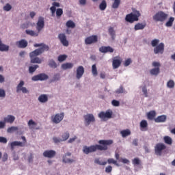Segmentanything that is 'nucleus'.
Listing matches in <instances>:
<instances>
[{"label": "nucleus", "instance_id": "15", "mask_svg": "<svg viewBox=\"0 0 175 175\" xmlns=\"http://www.w3.org/2000/svg\"><path fill=\"white\" fill-rule=\"evenodd\" d=\"M42 28H44V18H43V16H40L38 18L36 26V29L38 32H40Z\"/></svg>", "mask_w": 175, "mask_h": 175}, {"label": "nucleus", "instance_id": "53", "mask_svg": "<svg viewBox=\"0 0 175 175\" xmlns=\"http://www.w3.org/2000/svg\"><path fill=\"white\" fill-rule=\"evenodd\" d=\"M131 63H132V60L131 59V58H129L126 60H125V62L124 63V66H129Z\"/></svg>", "mask_w": 175, "mask_h": 175}, {"label": "nucleus", "instance_id": "43", "mask_svg": "<svg viewBox=\"0 0 175 175\" xmlns=\"http://www.w3.org/2000/svg\"><path fill=\"white\" fill-rule=\"evenodd\" d=\"M16 131H18V127L17 126H11L8 129L7 132L8 133H13V132H16Z\"/></svg>", "mask_w": 175, "mask_h": 175}, {"label": "nucleus", "instance_id": "22", "mask_svg": "<svg viewBox=\"0 0 175 175\" xmlns=\"http://www.w3.org/2000/svg\"><path fill=\"white\" fill-rule=\"evenodd\" d=\"M14 120H16V117H14L12 115H8L7 116V117L4 118L3 120L4 122L6 124H13V122H14Z\"/></svg>", "mask_w": 175, "mask_h": 175}, {"label": "nucleus", "instance_id": "9", "mask_svg": "<svg viewBox=\"0 0 175 175\" xmlns=\"http://www.w3.org/2000/svg\"><path fill=\"white\" fill-rule=\"evenodd\" d=\"M85 126H88L92 122H95V116L92 113H88L83 116Z\"/></svg>", "mask_w": 175, "mask_h": 175}, {"label": "nucleus", "instance_id": "37", "mask_svg": "<svg viewBox=\"0 0 175 175\" xmlns=\"http://www.w3.org/2000/svg\"><path fill=\"white\" fill-rule=\"evenodd\" d=\"M121 3V0H114L113 3L112 4L113 9H118V6H120Z\"/></svg>", "mask_w": 175, "mask_h": 175}, {"label": "nucleus", "instance_id": "60", "mask_svg": "<svg viewBox=\"0 0 175 175\" xmlns=\"http://www.w3.org/2000/svg\"><path fill=\"white\" fill-rule=\"evenodd\" d=\"M54 143H61V142H63L61 138H58L57 137H54L53 139Z\"/></svg>", "mask_w": 175, "mask_h": 175}, {"label": "nucleus", "instance_id": "4", "mask_svg": "<svg viewBox=\"0 0 175 175\" xmlns=\"http://www.w3.org/2000/svg\"><path fill=\"white\" fill-rule=\"evenodd\" d=\"M167 14L163 11H159L153 16V20L157 23H163V21H166L167 19Z\"/></svg>", "mask_w": 175, "mask_h": 175}, {"label": "nucleus", "instance_id": "25", "mask_svg": "<svg viewBox=\"0 0 175 175\" xmlns=\"http://www.w3.org/2000/svg\"><path fill=\"white\" fill-rule=\"evenodd\" d=\"M147 25L146 23H137L135 27H134V29L135 31H139L140 29H144V28H146V26Z\"/></svg>", "mask_w": 175, "mask_h": 175}, {"label": "nucleus", "instance_id": "29", "mask_svg": "<svg viewBox=\"0 0 175 175\" xmlns=\"http://www.w3.org/2000/svg\"><path fill=\"white\" fill-rule=\"evenodd\" d=\"M120 134L122 135V137H126L128 136H131V130L126 129L120 131Z\"/></svg>", "mask_w": 175, "mask_h": 175}, {"label": "nucleus", "instance_id": "40", "mask_svg": "<svg viewBox=\"0 0 175 175\" xmlns=\"http://www.w3.org/2000/svg\"><path fill=\"white\" fill-rule=\"evenodd\" d=\"M100 10H105L107 8V3L106 1L103 0L99 5Z\"/></svg>", "mask_w": 175, "mask_h": 175}, {"label": "nucleus", "instance_id": "35", "mask_svg": "<svg viewBox=\"0 0 175 175\" xmlns=\"http://www.w3.org/2000/svg\"><path fill=\"white\" fill-rule=\"evenodd\" d=\"M92 73L94 77L98 76V69L96 68V64H93L92 66Z\"/></svg>", "mask_w": 175, "mask_h": 175}, {"label": "nucleus", "instance_id": "36", "mask_svg": "<svg viewBox=\"0 0 175 175\" xmlns=\"http://www.w3.org/2000/svg\"><path fill=\"white\" fill-rule=\"evenodd\" d=\"M27 124H28V126L29 127L30 129H35V126H36V125H38V124H36V122H35L32 120H30Z\"/></svg>", "mask_w": 175, "mask_h": 175}, {"label": "nucleus", "instance_id": "45", "mask_svg": "<svg viewBox=\"0 0 175 175\" xmlns=\"http://www.w3.org/2000/svg\"><path fill=\"white\" fill-rule=\"evenodd\" d=\"M174 22V18L170 17L169 21L165 23L167 27H172L173 25V23Z\"/></svg>", "mask_w": 175, "mask_h": 175}, {"label": "nucleus", "instance_id": "27", "mask_svg": "<svg viewBox=\"0 0 175 175\" xmlns=\"http://www.w3.org/2000/svg\"><path fill=\"white\" fill-rule=\"evenodd\" d=\"M147 126H148V123H147V120H142L140 122L141 131H147Z\"/></svg>", "mask_w": 175, "mask_h": 175}, {"label": "nucleus", "instance_id": "12", "mask_svg": "<svg viewBox=\"0 0 175 175\" xmlns=\"http://www.w3.org/2000/svg\"><path fill=\"white\" fill-rule=\"evenodd\" d=\"M24 81H21L19 84L16 87V92H20L21 91L23 94H29V91L27 88L24 87Z\"/></svg>", "mask_w": 175, "mask_h": 175}, {"label": "nucleus", "instance_id": "30", "mask_svg": "<svg viewBox=\"0 0 175 175\" xmlns=\"http://www.w3.org/2000/svg\"><path fill=\"white\" fill-rule=\"evenodd\" d=\"M163 140L165 144H168L169 146H172V144H173V139H172V137L169 136H165L163 137Z\"/></svg>", "mask_w": 175, "mask_h": 175}, {"label": "nucleus", "instance_id": "2", "mask_svg": "<svg viewBox=\"0 0 175 175\" xmlns=\"http://www.w3.org/2000/svg\"><path fill=\"white\" fill-rule=\"evenodd\" d=\"M34 47H40L34 50L33 51L29 53V57L31 59V64H42V59L38 57V55H40V54H43L44 51H49L50 50V47L45 44H35Z\"/></svg>", "mask_w": 175, "mask_h": 175}, {"label": "nucleus", "instance_id": "31", "mask_svg": "<svg viewBox=\"0 0 175 175\" xmlns=\"http://www.w3.org/2000/svg\"><path fill=\"white\" fill-rule=\"evenodd\" d=\"M108 32L111 37V39L114 40L116 39V31L113 27H109L108 29Z\"/></svg>", "mask_w": 175, "mask_h": 175}, {"label": "nucleus", "instance_id": "39", "mask_svg": "<svg viewBox=\"0 0 175 175\" xmlns=\"http://www.w3.org/2000/svg\"><path fill=\"white\" fill-rule=\"evenodd\" d=\"M0 51H9V46L5 45L1 42L0 44Z\"/></svg>", "mask_w": 175, "mask_h": 175}, {"label": "nucleus", "instance_id": "50", "mask_svg": "<svg viewBox=\"0 0 175 175\" xmlns=\"http://www.w3.org/2000/svg\"><path fill=\"white\" fill-rule=\"evenodd\" d=\"M3 10L5 12H10V10H12V5L9 3H7L4 7H3Z\"/></svg>", "mask_w": 175, "mask_h": 175}, {"label": "nucleus", "instance_id": "3", "mask_svg": "<svg viewBox=\"0 0 175 175\" xmlns=\"http://www.w3.org/2000/svg\"><path fill=\"white\" fill-rule=\"evenodd\" d=\"M140 16H142L140 12L135 10L133 11V12L126 15L125 20L127 23L133 24V23H135V21H139V17H140Z\"/></svg>", "mask_w": 175, "mask_h": 175}, {"label": "nucleus", "instance_id": "38", "mask_svg": "<svg viewBox=\"0 0 175 175\" xmlns=\"http://www.w3.org/2000/svg\"><path fill=\"white\" fill-rule=\"evenodd\" d=\"M94 163H97V165H100V166H105V165L107 164V161L101 162V161L98 158H96L94 160Z\"/></svg>", "mask_w": 175, "mask_h": 175}, {"label": "nucleus", "instance_id": "52", "mask_svg": "<svg viewBox=\"0 0 175 175\" xmlns=\"http://www.w3.org/2000/svg\"><path fill=\"white\" fill-rule=\"evenodd\" d=\"M108 163H113V165H116V166H119L118 163H117V161L114 160V159H108L107 160Z\"/></svg>", "mask_w": 175, "mask_h": 175}, {"label": "nucleus", "instance_id": "34", "mask_svg": "<svg viewBox=\"0 0 175 175\" xmlns=\"http://www.w3.org/2000/svg\"><path fill=\"white\" fill-rule=\"evenodd\" d=\"M67 28H76V24L72 21H68L66 23Z\"/></svg>", "mask_w": 175, "mask_h": 175}, {"label": "nucleus", "instance_id": "14", "mask_svg": "<svg viewBox=\"0 0 175 175\" xmlns=\"http://www.w3.org/2000/svg\"><path fill=\"white\" fill-rule=\"evenodd\" d=\"M98 42V36H90L85 38V44H92L94 43H96Z\"/></svg>", "mask_w": 175, "mask_h": 175}, {"label": "nucleus", "instance_id": "5", "mask_svg": "<svg viewBox=\"0 0 175 175\" xmlns=\"http://www.w3.org/2000/svg\"><path fill=\"white\" fill-rule=\"evenodd\" d=\"M113 116V111L109 109L105 111H101L98 113V117L103 121H107V120L111 118Z\"/></svg>", "mask_w": 175, "mask_h": 175}, {"label": "nucleus", "instance_id": "28", "mask_svg": "<svg viewBox=\"0 0 175 175\" xmlns=\"http://www.w3.org/2000/svg\"><path fill=\"white\" fill-rule=\"evenodd\" d=\"M72 68H73L72 63H66L62 65V69H64V70H66V69H72Z\"/></svg>", "mask_w": 175, "mask_h": 175}, {"label": "nucleus", "instance_id": "1", "mask_svg": "<svg viewBox=\"0 0 175 175\" xmlns=\"http://www.w3.org/2000/svg\"><path fill=\"white\" fill-rule=\"evenodd\" d=\"M113 142L112 139H101L98 141L100 145L96 144L90 146H83V152L88 155L91 152H95L96 151H106L109 150L108 146H111Z\"/></svg>", "mask_w": 175, "mask_h": 175}, {"label": "nucleus", "instance_id": "63", "mask_svg": "<svg viewBox=\"0 0 175 175\" xmlns=\"http://www.w3.org/2000/svg\"><path fill=\"white\" fill-rule=\"evenodd\" d=\"M59 74H55L53 77V81H58L59 80Z\"/></svg>", "mask_w": 175, "mask_h": 175}, {"label": "nucleus", "instance_id": "42", "mask_svg": "<svg viewBox=\"0 0 175 175\" xmlns=\"http://www.w3.org/2000/svg\"><path fill=\"white\" fill-rule=\"evenodd\" d=\"M49 66H50V68H53V69H55V68H57V63L53 60V59H51L49 62Z\"/></svg>", "mask_w": 175, "mask_h": 175}, {"label": "nucleus", "instance_id": "32", "mask_svg": "<svg viewBox=\"0 0 175 175\" xmlns=\"http://www.w3.org/2000/svg\"><path fill=\"white\" fill-rule=\"evenodd\" d=\"M156 116L157 113L155 112V111H150L147 114L148 120H154Z\"/></svg>", "mask_w": 175, "mask_h": 175}, {"label": "nucleus", "instance_id": "41", "mask_svg": "<svg viewBox=\"0 0 175 175\" xmlns=\"http://www.w3.org/2000/svg\"><path fill=\"white\" fill-rule=\"evenodd\" d=\"M66 58H68V55H60L58 56L57 61H59V62H64V61L66 60Z\"/></svg>", "mask_w": 175, "mask_h": 175}, {"label": "nucleus", "instance_id": "13", "mask_svg": "<svg viewBox=\"0 0 175 175\" xmlns=\"http://www.w3.org/2000/svg\"><path fill=\"white\" fill-rule=\"evenodd\" d=\"M165 51V44L161 42L159 45L154 48V54H163Z\"/></svg>", "mask_w": 175, "mask_h": 175}, {"label": "nucleus", "instance_id": "55", "mask_svg": "<svg viewBox=\"0 0 175 175\" xmlns=\"http://www.w3.org/2000/svg\"><path fill=\"white\" fill-rule=\"evenodd\" d=\"M142 92H143L144 95L146 96V98H147V96H148V93L147 92V88L146 86H144L142 88Z\"/></svg>", "mask_w": 175, "mask_h": 175}, {"label": "nucleus", "instance_id": "33", "mask_svg": "<svg viewBox=\"0 0 175 175\" xmlns=\"http://www.w3.org/2000/svg\"><path fill=\"white\" fill-rule=\"evenodd\" d=\"M25 33L27 35H29L30 36H39V31L36 33L33 31V30L27 29L25 30Z\"/></svg>", "mask_w": 175, "mask_h": 175}, {"label": "nucleus", "instance_id": "44", "mask_svg": "<svg viewBox=\"0 0 175 175\" xmlns=\"http://www.w3.org/2000/svg\"><path fill=\"white\" fill-rule=\"evenodd\" d=\"M174 85H175L174 81L172 79L168 81V82L167 83V88H174Z\"/></svg>", "mask_w": 175, "mask_h": 175}, {"label": "nucleus", "instance_id": "61", "mask_svg": "<svg viewBox=\"0 0 175 175\" xmlns=\"http://www.w3.org/2000/svg\"><path fill=\"white\" fill-rule=\"evenodd\" d=\"M111 170H113V167H111V165H109L105 168L106 173H111Z\"/></svg>", "mask_w": 175, "mask_h": 175}, {"label": "nucleus", "instance_id": "51", "mask_svg": "<svg viewBox=\"0 0 175 175\" xmlns=\"http://www.w3.org/2000/svg\"><path fill=\"white\" fill-rule=\"evenodd\" d=\"M159 43V40H158V39L152 40L151 42V44H152V47H157V45Z\"/></svg>", "mask_w": 175, "mask_h": 175}, {"label": "nucleus", "instance_id": "24", "mask_svg": "<svg viewBox=\"0 0 175 175\" xmlns=\"http://www.w3.org/2000/svg\"><path fill=\"white\" fill-rule=\"evenodd\" d=\"M167 117L165 115H161L154 118V122H166Z\"/></svg>", "mask_w": 175, "mask_h": 175}, {"label": "nucleus", "instance_id": "17", "mask_svg": "<svg viewBox=\"0 0 175 175\" xmlns=\"http://www.w3.org/2000/svg\"><path fill=\"white\" fill-rule=\"evenodd\" d=\"M16 46H18V49H25V47L28 46V41H27L25 39L16 41Z\"/></svg>", "mask_w": 175, "mask_h": 175}, {"label": "nucleus", "instance_id": "11", "mask_svg": "<svg viewBox=\"0 0 175 175\" xmlns=\"http://www.w3.org/2000/svg\"><path fill=\"white\" fill-rule=\"evenodd\" d=\"M47 79H49V76L47 75L44 73H41L32 77L31 80L33 81H43V80H47Z\"/></svg>", "mask_w": 175, "mask_h": 175}, {"label": "nucleus", "instance_id": "56", "mask_svg": "<svg viewBox=\"0 0 175 175\" xmlns=\"http://www.w3.org/2000/svg\"><path fill=\"white\" fill-rule=\"evenodd\" d=\"M50 10L51 12L52 16L54 17V16H55V12H57V8L55 7H51Z\"/></svg>", "mask_w": 175, "mask_h": 175}, {"label": "nucleus", "instance_id": "16", "mask_svg": "<svg viewBox=\"0 0 175 175\" xmlns=\"http://www.w3.org/2000/svg\"><path fill=\"white\" fill-rule=\"evenodd\" d=\"M58 38L63 46H65L66 47L69 46V42L66 40V36L65 33H59Z\"/></svg>", "mask_w": 175, "mask_h": 175}, {"label": "nucleus", "instance_id": "48", "mask_svg": "<svg viewBox=\"0 0 175 175\" xmlns=\"http://www.w3.org/2000/svg\"><path fill=\"white\" fill-rule=\"evenodd\" d=\"M124 92H125V89L122 86H120L116 90V94H124Z\"/></svg>", "mask_w": 175, "mask_h": 175}, {"label": "nucleus", "instance_id": "54", "mask_svg": "<svg viewBox=\"0 0 175 175\" xmlns=\"http://www.w3.org/2000/svg\"><path fill=\"white\" fill-rule=\"evenodd\" d=\"M133 164H134L135 165H140V159L139 158H135L134 159H133Z\"/></svg>", "mask_w": 175, "mask_h": 175}, {"label": "nucleus", "instance_id": "18", "mask_svg": "<svg viewBox=\"0 0 175 175\" xmlns=\"http://www.w3.org/2000/svg\"><path fill=\"white\" fill-rule=\"evenodd\" d=\"M84 75V67L83 66H79L77 68V74L76 77L77 80H80L81 78L83 77Z\"/></svg>", "mask_w": 175, "mask_h": 175}, {"label": "nucleus", "instance_id": "47", "mask_svg": "<svg viewBox=\"0 0 175 175\" xmlns=\"http://www.w3.org/2000/svg\"><path fill=\"white\" fill-rule=\"evenodd\" d=\"M64 14V10L62 8H57L56 10V16L57 17H61Z\"/></svg>", "mask_w": 175, "mask_h": 175}, {"label": "nucleus", "instance_id": "10", "mask_svg": "<svg viewBox=\"0 0 175 175\" xmlns=\"http://www.w3.org/2000/svg\"><path fill=\"white\" fill-rule=\"evenodd\" d=\"M122 62V60L121 59V57L118 56L113 57L112 59L113 69H118V68L121 66Z\"/></svg>", "mask_w": 175, "mask_h": 175}, {"label": "nucleus", "instance_id": "57", "mask_svg": "<svg viewBox=\"0 0 175 175\" xmlns=\"http://www.w3.org/2000/svg\"><path fill=\"white\" fill-rule=\"evenodd\" d=\"M112 105L115 106V107H118L120 106V101L117 100H113L111 101Z\"/></svg>", "mask_w": 175, "mask_h": 175}, {"label": "nucleus", "instance_id": "19", "mask_svg": "<svg viewBox=\"0 0 175 175\" xmlns=\"http://www.w3.org/2000/svg\"><path fill=\"white\" fill-rule=\"evenodd\" d=\"M100 53H103L104 54H106V53H114V49H113L111 46H103L99 48Z\"/></svg>", "mask_w": 175, "mask_h": 175}, {"label": "nucleus", "instance_id": "59", "mask_svg": "<svg viewBox=\"0 0 175 175\" xmlns=\"http://www.w3.org/2000/svg\"><path fill=\"white\" fill-rule=\"evenodd\" d=\"M0 143L6 144V143H8V139L5 137H0Z\"/></svg>", "mask_w": 175, "mask_h": 175}, {"label": "nucleus", "instance_id": "7", "mask_svg": "<svg viewBox=\"0 0 175 175\" xmlns=\"http://www.w3.org/2000/svg\"><path fill=\"white\" fill-rule=\"evenodd\" d=\"M166 150V145L163 143H158L154 146V152L156 155L161 157L162 155V151Z\"/></svg>", "mask_w": 175, "mask_h": 175}, {"label": "nucleus", "instance_id": "23", "mask_svg": "<svg viewBox=\"0 0 175 175\" xmlns=\"http://www.w3.org/2000/svg\"><path fill=\"white\" fill-rule=\"evenodd\" d=\"M17 146L19 147H24V143H23L21 142H18V141L12 142L10 144L11 150H14V147H16Z\"/></svg>", "mask_w": 175, "mask_h": 175}, {"label": "nucleus", "instance_id": "49", "mask_svg": "<svg viewBox=\"0 0 175 175\" xmlns=\"http://www.w3.org/2000/svg\"><path fill=\"white\" fill-rule=\"evenodd\" d=\"M69 133L66 132L65 133H64L62 135V137L63 139H62L63 142H65L66 140H68L69 139Z\"/></svg>", "mask_w": 175, "mask_h": 175}, {"label": "nucleus", "instance_id": "58", "mask_svg": "<svg viewBox=\"0 0 175 175\" xmlns=\"http://www.w3.org/2000/svg\"><path fill=\"white\" fill-rule=\"evenodd\" d=\"M6 96V92L3 89H0V98H5Z\"/></svg>", "mask_w": 175, "mask_h": 175}, {"label": "nucleus", "instance_id": "20", "mask_svg": "<svg viewBox=\"0 0 175 175\" xmlns=\"http://www.w3.org/2000/svg\"><path fill=\"white\" fill-rule=\"evenodd\" d=\"M57 152L55 150H45L43 152V157L45 158H54L55 157Z\"/></svg>", "mask_w": 175, "mask_h": 175}, {"label": "nucleus", "instance_id": "21", "mask_svg": "<svg viewBox=\"0 0 175 175\" xmlns=\"http://www.w3.org/2000/svg\"><path fill=\"white\" fill-rule=\"evenodd\" d=\"M72 155V153L67 152L66 153L63 157V162L64 163H73L75 162V159L68 158V157H70Z\"/></svg>", "mask_w": 175, "mask_h": 175}, {"label": "nucleus", "instance_id": "64", "mask_svg": "<svg viewBox=\"0 0 175 175\" xmlns=\"http://www.w3.org/2000/svg\"><path fill=\"white\" fill-rule=\"evenodd\" d=\"M2 161H3V162H6V161H8V153L3 154Z\"/></svg>", "mask_w": 175, "mask_h": 175}, {"label": "nucleus", "instance_id": "46", "mask_svg": "<svg viewBox=\"0 0 175 175\" xmlns=\"http://www.w3.org/2000/svg\"><path fill=\"white\" fill-rule=\"evenodd\" d=\"M38 68H39V65H34L33 66H30L29 68V73H33V72H35L36 69H38Z\"/></svg>", "mask_w": 175, "mask_h": 175}, {"label": "nucleus", "instance_id": "62", "mask_svg": "<svg viewBox=\"0 0 175 175\" xmlns=\"http://www.w3.org/2000/svg\"><path fill=\"white\" fill-rule=\"evenodd\" d=\"M28 162L31 163V162H33V154L31 153L28 157Z\"/></svg>", "mask_w": 175, "mask_h": 175}, {"label": "nucleus", "instance_id": "6", "mask_svg": "<svg viewBox=\"0 0 175 175\" xmlns=\"http://www.w3.org/2000/svg\"><path fill=\"white\" fill-rule=\"evenodd\" d=\"M152 65L154 68H152L150 70V75H152V76H158L161 70V69L159 68V67L161 66V63L157 62H153Z\"/></svg>", "mask_w": 175, "mask_h": 175}, {"label": "nucleus", "instance_id": "26", "mask_svg": "<svg viewBox=\"0 0 175 175\" xmlns=\"http://www.w3.org/2000/svg\"><path fill=\"white\" fill-rule=\"evenodd\" d=\"M38 100L40 102V103H46V102H48L49 100V97L46 94H41L38 97Z\"/></svg>", "mask_w": 175, "mask_h": 175}, {"label": "nucleus", "instance_id": "8", "mask_svg": "<svg viewBox=\"0 0 175 175\" xmlns=\"http://www.w3.org/2000/svg\"><path fill=\"white\" fill-rule=\"evenodd\" d=\"M65 117V113L64 112L60 113H56L55 116H51V121L53 124H59Z\"/></svg>", "mask_w": 175, "mask_h": 175}]
</instances>
